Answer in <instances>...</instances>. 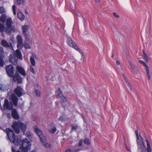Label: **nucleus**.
I'll use <instances>...</instances> for the list:
<instances>
[{"instance_id": "obj_1", "label": "nucleus", "mask_w": 152, "mask_h": 152, "mask_svg": "<svg viewBox=\"0 0 152 152\" xmlns=\"http://www.w3.org/2000/svg\"><path fill=\"white\" fill-rule=\"evenodd\" d=\"M6 131L10 142L14 143L16 146L20 145V149L22 152H27L30 149L31 144L27 139H23L21 141L18 140L15 141V137L13 130L7 128Z\"/></svg>"}, {"instance_id": "obj_2", "label": "nucleus", "mask_w": 152, "mask_h": 152, "mask_svg": "<svg viewBox=\"0 0 152 152\" xmlns=\"http://www.w3.org/2000/svg\"><path fill=\"white\" fill-rule=\"evenodd\" d=\"M135 133L137 137L138 151V152H151V149L148 140L146 139L145 142H144L140 133L136 130L135 131Z\"/></svg>"}, {"instance_id": "obj_3", "label": "nucleus", "mask_w": 152, "mask_h": 152, "mask_svg": "<svg viewBox=\"0 0 152 152\" xmlns=\"http://www.w3.org/2000/svg\"><path fill=\"white\" fill-rule=\"evenodd\" d=\"M14 68L12 65H9L6 68L7 73L9 77L13 76V80L14 81L17 82L18 83H21L22 82V78L18 74L15 73V75L13 76Z\"/></svg>"}, {"instance_id": "obj_4", "label": "nucleus", "mask_w": 152, "mask_h": 152, "mask_svg": "<svg viewBox=\"0 0 152 152\" xmlns=\"http://www.w3.org/2000/svg\"><path fill=\"white\" fill-rule=\"evenodd\" d=\"M12 127L15 132L17 133H19L20 131V129L23 131V134H25V131L26 129V125L20 121L14 122L12 125Z\"/></svg>"}, {"instance_id": "obj_5", "label": "nucleus", "mask_w": 152, "mask_h": 152, "mask_svg": "<svg viewBox=\"0 0 152 152\" xmlns=\"http://www.w3.org/2000/svg\"><path fill=\"white\" fill-rule=\"evenodd\" d=\"M22 59V56L20 52L18 50H16L15 53L13 55L11 54L9 56L10 61L13 64H17L18 59Z\"/></svg>"}, {"instance_id": "obj_6", "label": "nucleus", "mask_w": 152, "mask_h": 152, "mask_svg": "<svg viewBox=\"0 0 152 152\" xmlns=\"http://www.w3.org/2000/svg\"><path fill=\"white\" fill-rule=\"evenodd\" d=\"M13 24V23L11 18L7 19L6 20V28L5 32L7 34L10 35L11 34L12 30L14 28L12 25Z\"/></svg>"}, {"instance_id": "obj_7", "label": "nucleus", "mask_w": 152, "mask_h": 152, "mask_svg": "<svg viewBox=\"0 0 152 152\" xmlns=\"http://www.w3.org/2000/svg\"><path fill=\"white\" fill-rule=\"evenodd\" d=\"M34 128L35 132L39 137L41 142H45L43 141V140L42 139H44V140H45V137L42 134V131L37 128L36 126H34Z\"/></svg>"}, {"instance_id": "obj_8", "label": "nucleus", "mask_w": 152, "mask_h": 152, "mask_svg": "<svg viewBox=\"0 0 152 152\" xmlns=\"http://www.w3.org/2000/svg\"><path fill=\"white\" fill-rule=\"evenodd\" d=\"M12 104L11 103H9L8 100L6 99H4V109L2 110L3 112L4 113L5 111L4 109L11 110L12 108Z\"/></svg>"}, {"instance_id": "obj_9", "label": "nucleus", "mask_w": 152, "mask_h": 152, "mask_svg": "<svg viewBox=\"0 0 152 152\" xmlns=\"http://www.w3.org/2000/svg\"><path fill=\"white\" fill-rule=\"evenodd\" d=\"M67 43L70 47H72L76 50H77L79 48L76 43L72 41V38L70 37L68 38Z\"/></svg>"}, {"instance_id": "obj_10", "label": "nucleus", "mask_w": 152, "mask_h": 152, "mask_svg": "<svg viewBox=\"0 0 152 152\" xmlns=\"http://www.w3.org/2000/svg\"><path fill=\"white\" fill-rule=\"evenodd\" d=\"M17 47L18 49H21L23 47V39L21 36L18 35L17 36Z\"/></svg>"}, {"instance_id": "obj_11", "label": "nucleus", "mask_w": 152, "mask_h": 152, "mask_svg": "<svg viewBox=\"0 0 152 152\" xmlns=\"http://www.w3.org/2000/svg\"><path fill=\"white\" fill-rule=\"evenodd\" d=\"M139 62L140 64H142L145 67L148 79L150 80L151 79V76L148 66L142 60H140Z\"/></svg>"}, {"instance_id": "obj_12", "label": "nucleus", "mask_w": 152, "mask_h": 152, "mask_svg": "<svg viewBox=\"0 0 152 152\" xmlns=\"http://www.w3.org/2000/svg\"><path fill=\"white\" fill-rule=\"evenodd\" d=\"M23 88L19 87H17L14 90V93L18 97L21 96L23 93Z\"/></svg>"}, {"instance_id": "obj_13", "label": "nucleus", "mask_w": 152, "mask_h": 152, "mask_svg": "<svg viewBox=\"0 0 152 152\" xmlns=\"http://www.w3.org/2000/svg\"><path fill=\"white\" fill-rule=\"evenodd\" d=\"M10 101L12 102L15 106H17L18 99L15 94H13L11 95Z\"/></svg>"}, {"instance_id": "obj_14", "label": "nucleus", "mask_w": 152, "mask_h": 152, "mask_svg": "<svg viewBox=\"0 0 152 152\" xmlns=\"http://www.w3.org/2000/svg\"><path fill=\"white\" fill-rule=\"evenodd\" d=\"M36 58L37 57L36 54L34 53H32L30 57V60L31 65L33 66H34L36 65L35 59H36Z\"/></svg>"}, {"instance_id": "obj_15", "label": "nucleus", "mask_w": 152, "mask_h": 152, "mask_svg": "<svg viewBox=\"0 0 152 152\" xmlns=\"http://www.w3.org/2000/svg\"><path fill=\"white\" fill-rule=\"evenodd\" d=\"M16 69L18 71L22 76L25 77L26 75V72L23 68L19 66L16 67Z\"/></svg>"}, {"instance_id": "obj_16", "label": "nucleus", "mask_w": 152, "mask_h": 152, "mask_svg": "<svg viewBox=\"0 0 152 152\" xmlns=\"http://www.w3.org/2000/svg\"><path fill=\"white\" fill-rule=\"evenodd\" d=\"M1 45L4 47L6 48H9L11 47L12 48L11 43H10V44H9L4 39H2L1 41Z\"/></svg>"}, {"instance_id": "obj_17", "label": "nucleus", "mask_w": 152, "mask_h": 152, "mask_svg": "<svg viewBox=\"0 0 152 152\" xmlns=\"http://www.w3.org/2000/svg\"><path fill=\"white\" fill-rule=\"evenodd\" d=\"M56 94L58 96V97L61 99V101L63 102H66L67 100L66 97L64 96L62 93H61V91H56Z\"/></svg>"}, {"instance_id": "obj_18", "label": "nucleus", "mask_w": 152, "mask_h": 152, "mask_svg": "<svg viewBox=\"0 0 152 152\" xmlns=\"http://www.w3.org/2000/svg\"><path fill=\"white\" fill-rule=\"evenodd\" d=\"M12 117L15 119H19V117L18 113L15 109H13L12 110Z\"/></svg>"}, {"instance_id": "obj_19", "label": "nucleus", "mask_w": 152, "mask_h": 152, "mask_svg": "<svg viewBox=\"0 0 152 152\" xmlns=\"http://www.w3.org/2000/svg\"><path fill=\"white\" fill-rule=\"evenodd\" d=\"M29 26L28 25H24L22 26L21 28L22 32L23 34L26 33V32L28 30Z\"/></svg>"}, {"instance_id": "obj_20", "label": "nucleus", "mask_w": 152, "mask_h": 152, "mask_svg": "<svg viewBox=\"0 0 152 152\" xmlns=\"http://www.w3.org/2000/svg\"><path fill=\"white\" fill-rule=\"evenodd\" d=\"M17 16L20 20L23 21L24 20L25 16L20 10L18 12Z\"/></svg>"}, {"instance_id": "obj_21", "label": "nucleus", "mask_w": 152, "mask_h": 152, "mask_svg": "<svg viewBox=\"0 0 152 152\" xmlns=\"http://www.w3.org/2000/svg\"><path fill=\"white\" fill-rule=\"evenodd\" d=\"M130 64L131 66L132 69L133 70L134 73L135 74H137L138 73V71L137 67L131 62L130 63Z\"/></svg>"}, {"instance_id": "obj_22", "label": "nucleus", "mask_w": 152, "mask_h": 152, "mask_svg": "<svg viewBox=\"0 0 152 152\" xmlns=\"http://www.w3.org/2000/svg\"><path fill=\"white\" fill-rule=\"evenodd\" d=\"M6 15L5 14H2L0 18V21L2 23H4L6 22Z\"/></svg>"}, {"instance_id": "obj_23", "label": "nucleus", "mask_w": 152, "mask_h": 152, "mask_svg": "<svg viewBox=\"0 0 152 152\" xmlns=\"http://www.w3.org/2000/svg\"><path fill=\"white\" fill-rule=\"evenodd\" d=\"M76 50L78 51L81 54V58H80V60L82 61H84V60L85 55L83 53L82 51L80 50L79 48H78V50Z\"/></svg>"}, {"instance_id": "obj_24", "label": "nucleus", "mask_w": 152, "mask_h": 152, "mask_svg": "<svg viewBox=\"0 0 152 152\" xmlns=\"http://www.w3.org/2000/svg\"><path fill=\"white\" fill-rule=\"evenodd\" d=\"M42 140H43V141L45 142H42V143L45 145V147H46L47 148H50L51 147L50 145V144L46 142V140H44V139H43Z\"/></svg>"}, {"instance_id": "obj_25", "label": "nucleus", "mask_w": 152, "mask_h": 152, "mask_svg": "<svg viewBox=\"0 0 152 152\" xmlns=\"http://www.w3.org/2000/svg\"><path fill=\"white\" fill-rule=\"evenodd\" d=\"M5 26L2 24L0 23V32H3L4 31Z\"/></svg>"}, {"instance_id": "obj_26", "label": "nucleus", "mask_w": 152, "mask_h": 152, "mask_svg": "<svg viewBox=\"0 0 152 152\" xmlns=\"http://www.w3.org/2000/svg\"><path fill=\"white\" fill-rule=\"evenodd\" d=\"M16 7L15 5H13L12 6V11L13 12V14L15 15H16Z\"/></svg>"}, {"instance_id": "obj_27", "label": "nucleus", "mask_w": 152, "mask_h": 152, "mask_svg": "<svg viewBox=\"0 0 152 152\" xmlns=\"http://www.w3.org/2000/svg\"><path fill=\"white\" fill-rule=\"evenodd\" d=\"M4 64V61L2 59V57L0 56V66L2 67Z\"/></svg>"}, {"instance_id": "obj_28", "label": "nucleus", "mask_w": 152, "mask_h": 152, "mask_svg": "<svg viewBox=\"0 0 152 152\" xmlns=\"http://www.w3.org/2000/svg\"><path fill=\"white\" fill-rule=\"evenodd\" d=\"M17 3L19 5L23 4L25 2V0H16Z\"/></svg>"}, {"instance_id": "obj_29", "label": "nucleus", "mask_w": 152, "mask_h": 152, "mask_svg": "<svg viewBox=\"0 0 152 152\" xmlns=\"http://www.w3.org/2000/svg\"><path fill=\"white\" fill-rule=\"evenodd\" d=\"M29 70L30 72L34 74H35V72L34 69L32 66V65H30L29 66Z\"/></svg>"}, {"instance_id": "obj_30", "label": "nucleus", "mask_w": 152, "mask_h": 152, "mask_svg": "<svg viewBox=\"0 0 152 152\" xmlns=\"http://www.w3.org/2000/svg\"><path fill=\"white\" fill-rule=\"evenodd\" d=\"M5 86L2 85H0V90L5 91L6 90L5 88Z\"/></svg>"}, {"instance_id": "obj_31", "label": "nucleus", "mask_w": 152, "mask_h": 152, "mask_svg": "<svg viewBox=\"0 0 152 152\" xmlns=\"http://www.w3.org/2000/svg\"><path fill=\"white\" fill-rule=\"evenodd\" d=\"M5 12V10L4 8L0 7V13H4Z\"/></svg>"}, {"instance_id": "obj_32", "label": "nucleus", "mask_w": 152, "mask_h": 152, "mask_svg": "<svg viewBox=\"0 0 152 152\" xmlns=\"http://www.w3.org/2000/svg\"><path fill=\"white\" fill-rule=\"evenodd\" d=\"M56 130V129L55 127H54L52 129L50 130L49 131L50 132L53 134L55 133Z\"/></svg>"}, {"instance_id": "obj_33", "label": "nucleus", "mask_w": 152, "mask_h": 152, "mask_svg": "<svg viewBox=\"0 0 152 152\" xmlns=\"http://www.w3.org/2000/svg\"><path fill=\"white\" fill-rule=\"evenodd\" d=\"M35 92L36 95L37 97H39L40 96L41 93L38 90H36Z\"/></svg>"}, {"instance_id": "obj_34", "label": "nucleus", "mask_w": 152, "mask_h": 152, "mask_svg": "<svg viewBox=\"0 0 152 152\" xmlns=\"http://www.w3.org/2000/svg\"><path fill=\"white\" fill-rule=\"evenodd\" d=\"M84 143L87 145H88L90 144V141L88 139H86L84 140Z\"/></svg>"}, {"instance_id": "obj_35", "label": "nucleus", "mask_w": 152, "mask_h": 152, "mask_svg": "<svg viewBox=\"0 0 152 152\" xmlns=\"http://www.w3.org/2000/svg\"><path fill=\"white\" fill-rule=\"evenodd\" d=\"M24 46L26 49H29L31 48L30 46L26 43L24 44Z\"/></svg>"}, {"instance_id": "obj_36", "label": "nucleus", "mask_w": 152, "mask_h": 152, "mask_svg": "<svg viewBox=\"0 0 152 152\" xmlns=\"http://www.w3.org/2000/svg\"><path fill=\"white\" fill-rule=\"evenodd\" d=\"M72 129L75 130H76L78 126L77 125L74 126L72 125Z\"/></svg>"}, {"instance_id": "obj_37", "label": "nucleus", "mask_w": 152, "mask_h": 152, "mask_svg": "<svg viewBox=\"0 0 152 152\" xmlns=\"http://www.w3.org/2000/svg\"><path fill=\"white\" fill-rule=\"evenodd\" d=\"M24 34L25 36L26 41L28 42L29 41V39L28 35L26 33Z\"/></svg>"}, {"instance_id": "obj_38", "label": "nucleus", "mask_w": 152, "mask_h": 152, "mask_svg": "<svg viewBox=\"0 0 152 152\" xmlns=\"http://www.w3.org/2000/svg\"><path fill=\"white\" fill-rule=\"evenodd\" d=\"M124 145L127 150L129 151H131V148L130 147H128L125 143H124Z\"/></svg>"}, {"instance_id": "obj_39", "label": "nucleus", "mask_w": 152, "mask_h": 152, "mask_svg": "<svg viewBox=\"0 0 152 152\" xmlns=\"http://www.w3.org/2000/svg\"><path fill=\"white\" fill-rule=\"evenodd\" d=\"M144 59L148 63V58L147 56H144Z\"/></svg>"}, {"instance_id": "obj_40", "label": "nucleus", "mask_w": 152, "mask_h": 152, "mask_svg": "<svg viewBox=\"0 0 152 152\" xmlns=\"http://www.w3.org/2000/svg\"><path fill=\"white\" fill-rule=\"evenodd\" d=\"M26 136L28 137L29 138H30V137H31V134L30 132H28L26 134Z\"/></svg>"}, {"instance_id": "obj_41", "label": "nucleus", "mask_w": 152, "mask_h": 152, "mask_svg": "<svg viewBox=\"0 0 152 152\" xmlns=\"http://www.w3.org/2000/svg\"><path fill=\"white\" fill-rule=\"evenodd\" d=\"M4 53V50L2 47H0V54H1Z\"/></svg>"}, {"instance_id": "obj_42", "label": "nucleus", "mask_w": 152, "mask_h": 152, "mask_svg": "<svg viewBox=\"0 0 152 152\" xmlns=\"http://www.w3.org/2000/svg\"><path fill=\"white\" fill-rule=\"evenodd\" d=\"M113 14L115 17L117 18H119V16L116 13L114 12Z\"/></svg>"}, {"instance_id": "obj_43", "label": "nucleus", "mask_w": 152, "mask_h": 152, "mask_svg": "<svg viewBox=\"0 0 152 152\" xmlns=\"http://www.w3.org/2000/svg\"><path fill=\"white\" fill-rule=\"evenodd\" d=\"M12 152H20V151L18 150L16 152L15 150L13 148H12Z\"/></svg>"}, {"instance_id": "obj_44", "label": "nucleus", "mask_w": 152, "mask_h": 152, "mask_svg": "<svg viewBox=\"0 0 152 152\" xmlns=\"http://www.w3.org/2000/svg\"><path fill=\"white\" fill-rule=\"evenodd\" d=\"M82 140H81L80 141V142H79V143H78V145H79V146H81V145H82Z\"/></svg>"}, {"instance_id": "obj_45", "label": "nucleus", "mask_w": 152, "mask_h": 152, "mask_svg": "<svg viewBox=\"0 0 152 152\" xmlns=\"http://www.w3.org/2000/svg\"><path fill=\"white\" fill-rule=\"evenodd\" d=\"M123 77L124 78L125 81L126 82H127V79L126 78V76L125 75H123Z\"/></svg>"}, {"instance_id": "obj_46", "label": "nucleus", "mask_w": 152, "mask_h": 152, "mask_svg": "<svg viewBox=\"0 0 152 152\" xmlns=\"http://www.w3.org/2000/svg\"><path fill=\"white\" fill-rule=\"evenodd\" d=\"M7 117L8 118H10L11 117V115L10 113H8L7 115Z\"/></svg>"}, {"instance_id": "obj_47", "label": "nucleus", "mask_w": 152, "mask_h": 152, "mask_svg": "<svg viewBox=\"0 0 152 152\" xmlns=\"http://www.w3.org/2000/svg\"><path fill=\"white\" fill-rule=\"evenodd\" d=\"M65 152H71V150L70 149H69L66 150Z\"/></svg>"}, {"instance_id": "obj_48", "label": "nucleus", "mask_w": 152, "mask_h": 152, "mask_svg": "<svg viewBox=\"0 0 152 152\" xmlns=\"http://www.w3.org/2000/svg\"><path fill=\"white\" fill-rule=\"evenodd\" d=\"M116 64H117V65H119L120 64V62L118 61V60H117L116 61Z\"/></svg>"}, {"instance_id": "obj_49", "label": "nucleus", "mask_w": 152, "mask_h": 152, "mask_svg": "<svg viewBox=\"0 0 152 152\" xmlns=\"http://www.w3.org/2000/svg\"><path fill=\"white\" fill-rule=\"evenodd\" d=\"M143 56H146V54H145V52L143 51Z\"/></svg>"}, {"instance_id": "obj_50", "label": "nucleus", "mask_w": 152, "mask_h": 152, "mask_svg": "<svg viewBox=\"0 0 152 152\" xmlns=\"http://www.w3.org/2000/svg\"><path fill=\"white\" fill-rule=\"evenodd\" d=\"M100 1V0H95V2L96 3H99Z\"/></svg>"}, {"instance_id": "obj_51", "label": "nucleus", "mask_w": 152, "mask_h": 152, "mask_svg": "<svg viewBox=\"0 0 152 152\" xmlns=\"http://www.w3.org/2000/svg\"><path fill=\"white\" fill-rule=\"evenodd\" d=\"M128 86L129 88H131V86L130 84L129 83L128 84Z\"/></svg>"}, {"instance_id": "obj_52", "label": "nucleus", "mask_w": 152, "mask_h": 152, "mask_svg": "<svg viewBox=\"0 0 152 152\" xmlns=\"http://www.w3.org/2000/svg\"><path fill=\"white\" fill-rule=\"evenodd\" d=\"M1 35H2V36L3 37H4V34L3 33H2L1 34Z\"/></svg>"}, {"instance_id": "obj_53", "label": "nucleus", "mask_w": 152, "mask_h": 152, "mask_svg": "<svg viewBox=\"0 0 152 152\" xmlns=\"http://www.w3.org/2000/svg\"><path fill=\"white\" fill-rule=\"evenodd\" d=\"M31 152H36V151H35L34 150L31 151Z\"/></svg>"}, {"instance_id": "obj_54", "label": "nucleus", "mask_w": 152, "mask_h": 152, "mask_svg": "<svg viewBox=\"0 0 152 152\" xmlns=\"http://www.w3.org/2000/svg\"><path fill=\"white\" fill-rule=\"evenodd\" d=\"M61 117H59V119L60 120H61V121H62V120H61Z\"/></svg>"}, {"instance_id": "obj_55", "label": "nucleus", "mask_w": 152, "mask_h": 152, "mask_svg": "<svg viewBox=\"0 0 152 152\" xmlns=\"http://www.w3.org/2000/svg\"><path fill=\"white\" fill-rule=\"evenodd\" d=\"M37 85V86H38V84H37V85Z\"/></svg>"}, {"instance_id": "obj_56", "label": "nucleus", "mask_w": 152, "mask_h": 152, "mask_svg": "<svg viewBox=\"0 0 152 152\" xmlns=\"http://www.w3.org/2000/svg\"><path fill=\"white\" fill-rule=\"evenodd\" d=\"M1 0H0V1H1Z\"/></svg>"}]
</instances>
